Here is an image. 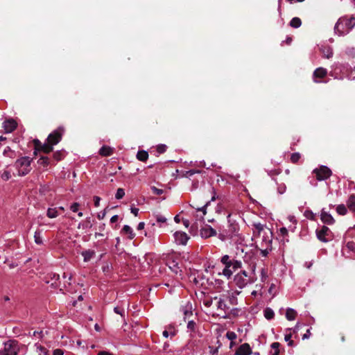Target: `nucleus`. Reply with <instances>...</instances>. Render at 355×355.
Segmentation results:
<instances>
[{"label": "nucleus", "mask_w": 355, "mask_h": 355, "mask_svg": "<svg viewBox=\"0 0 355 355\" xmlns=\"http://www.w3.org/2000/svg\"><path fill=\"white\" fill-rule=\"evenodd\" d=\"M252 230V241H254L257 248H265L271 245L272 233L270 228L261 223H254Z\"/></svg>", "instance_id": "1"}, {"label": "nucleus", "mask_w": 355, "mask_h": 355, "mask_svg": "<svg viewBox=\"0 0 355 355\" xmlns=\"http://www.w3.org/2000/svg\"><path fill=\"white\" fill-rule=\"evenodd\" d=\"M35 347L38 355H48V350L44 347L36 343Z\"/></svg>", "instance_id": "27"}, {"label": "nucleus", "mask_w": 355, "mask_h": 355, "mask_svg": "<svg viewBox=\"0 0 355 355\" xmlns=\"http://www.w3.org/2000/svg\"><path fill=\"white\" fill-rule=\"evenodd\" d=\"M46 215L50 218H56L58 216V211L56 208H49Z\"/></svg>", "instance_id": "30"}, {"label": "nucleus", "mask_w": 355, "mask_h": 355, "mask_svg": "<svg viewBox=\"0 0 355 355\" xmlns=\"http://www.w3.org/2000/svg\"><path fill=\"white\" fill-rule=\"evenodd\" d=\"M226 337L230 340H234L236 338V334L233 331H227Z\"/></svg>", "instance_id": "44"}, {"label": "nucleus", "mask_w": 355, "mask_h": 355, "mask_svg": "<svg viewBox=\"0 0 355 355\" xmlns=\"http://www.w3.org/2000/svg\"><path fill=\"white\" fill-rule=\"evenodd\" d=\"M218 353V348L209 347V354L211 355H215Z\"/></svg>", "instance_id": "54"}, {"label": "nucleus", "mask_w": 355, "mask_h": 355, "mask_svg": "<svg viewBox=\"0 0 355 355\" xmlns=\"http://www.w3.org/2000/svg\"><path fill=\"white\" fill-rule=\"evenodd\" d=\"M64 353L62 352V350L61 349H57L55 350H54L53 352V355H63Z\"/></svg>", "instance_id": "59"}, {"label": "nucleus", "mask_w": 355, "mask_h": 355, "mask_svg": "<svg viewBox=\"0 0 355 355\" xmlns=\"http://www.w3.org/2000/svg\"><path fill=\"white\" fill-rule=\"evenodd\" d=\"M94 252L92 250H86L82 252L85 261H89L94 255Z\"/></svg>", "instance_id": "28"}, {"label": "nucleus", "mask_w": 355, "mask_h": 355, "mask_svg": "<svg viewBox=\"0 0 355 355\" xmlns=\"http://www.w3.org/2000/svg\"><path fill=\"white\" fill-rule=\"evenodd\" d=\"M182 223H183V225H184V227H187V228H188V227H189V224H190V223H189V220H187V219H183V220H182Z\"/></svg>", "instance_id": "61"}, {"label": "nucleus", "mask_w": 355, "mask_h": 355, "mask_svg": "<svg viewBox=\"0 0 355 355\" xmlns=\"http://www.w3.org/2000/svg\"><path fill=\"white\" fill-rule=\"evenodd\" d=\"M144 226H145V223H144V222H140V223L138 224L137 230H143V229L144 228Z\"/></svg>", "instance_id": "60"}, {"label": "nucleus", "mask_w": 355, "mask_h": 355, "mask_svg": "<svg viewBox=\"0 0 355 355\" xmlns=\"http://www.w3.org/2000/svg\"><path fill=\"white\" fill-rule=\"evenodd\" d=\"M274 315H275V313L271 309L266 308L264 310V316L266 319L270 320V319L273 318Z\"/></svg>", "instance_id": "35"}, {"label": "nucleus", "mask_w": 355, "mask_h": 355, "mask_svg": "<svg viewBox=\"0 0 355 355\" xmlns=\"http://www.w3.org/2000/svg\"><path fill=\"white\" fill-rule=\"evenodd\" d=\"M286 189V187L285 184H280L278 187V191L279 193L282 194L285 192Z\"/></svg>", "instance_id": "48"}, {"label": "nucleus", "mask_w": 355, "mask_h": 355, "mask_svg": "<svg viewBox=\"0 0 355 355\" xmlns=\"http://www.w3.org/2000/svg\"><path fill=\"white\" fill-rule=\"evenodd\" d=\"M35 241L37 244H42V238L41 236L40 231H36L35 232L34 235Z\"/></svg>", "instance_id": "37"}, {"label": "nucleus", "mask_w": 355, "mask_h": 355, "mask_svg": "<svg viewBox=\"0 0 355 355\" xmlns=\"http://www.w3.org/2000/svg\"><path fill=\"white\" fill-rule=\"evenodd\" d=\"M221 262L225 265V266H232V261L230 260V257L228 255H224L222 258H221Z\"/></svg>", "instance_id": "39"}, {"label": "nucleus", "mask_w": 355, "mask_h": 355, "mask_svg": "<svg viewBox=\"0 0 355 355\" xmlns=\"http://www.w3.org/2000/svg\"><path fill=\"white\" fill-rule=\"evenodd\" d=\"M195 325H196V323L193 321H189L187 324V327L191 331H193L195 329Z\"/></svg>", "instance_id": "52"}, {"label": "nucleus", "mask_w": 355, "mask_h": 355, "mask_svg": "<svg viewBox=\"0 0 355 355\" xmlns=\"http://www.w3.org/2000/svg\"><path fill=\"white\" fill-rule=\"evenodd\" d=\"M291 334H286L285 335L284 339L286 342H288L289 345H293V342L291 340Z\"/></svg>", "instance_id": "51"}, {"label": "nucleus", "mask_w": 355, "mask_h": 355, "mask_svg": "<svg viewBox=\"0 0 355 355\" xmlns=\"http://www.w3.org/2000/svg\"><path fill=\"white\" fill-rule=\"evenodd\" d=\"M301 157V155L299 153H294L291 156V161L293 163H297Z\"/></svg>", "instance_id": "40"}, {"label": "nucleus", "mask_w": 355, "mask_h": 355, "mask_svg": "<svg viewBox=\"0 0 355 355\" xmlns=\"http://www.w3.org/2000/svg\"><path fill=\"white\" fill-rule=\"evenodd\" d=\"M323 56L326 58H330L333 56V51L329 46L321 49Z\"/></svg>", "instance_id": "26"}, {"label": "nucleus", "mask_w": 355, "mask_h": 355, "mask_svg": "<svg viewBox=\"0 0 355 355\" xmlns=\"http://www.w3.org/2000/svg\"><path fill=\"white\" fill-rule=\"evenodd\" d=\"M98 355H112L111 353L107 352H100Z\"/></svg>", "instance_id": "64"}, {"label": "nucleus", "mask_w": 355, "mask_h": 355, "mask_svg": "<svg viewBox=\"0 0 355 355\" xmlns=\"http://www.w3.org/2000/svg\"><path fill=\"white\" fill-rule=\"evenodd\" d=\"M302 24L301 19L299 17H293L290 21V26L293 28H299Z\"/></svg>", "instance_id": "31"}, {"label": "nucleus", "mask_w": 355, "mask_h": 355, "mask_svg": "<svg viewBox=\"0 0 355 355\" xmlns=\"http://www.w3.org/2000/svg\"><path fill=\"white\" fill-rule=\"evenodd\" d=\"M320 219L324 223L328 225H332L335 222V220L332 216L328 212L325 211L324 209H322L321 211Z\"/></svg>", "instance_id": "17"}, {"label": "nucleus", "mask_w": 355, "mask_h": 355, "mask_svg": "<svg viewBox=\"0 0 355 355\" xmlns=\"http://www.w3.org/2000/svg\"><path fill=\"white\" fill-rule=\"evenodd\" d=\"M175 242L178 245H186L189 237L183 232L177 231L173 234Z\"/></svg>", "instance_id": "13"}, {"label": "nucleus", "mask_w": 355, "mask_h": 355, "mask_svg": "<svg viewBox=\"0 0 355 355\" xmlns=\"http://www.w3.org/2000/svg\"><path fill=\"white\" fill-rule=\"evenodd\" d=\"M78 207L79 204L78 202H74L71 205L70 209L73 212H76L78 209Z\"/></svg>", "instance_id": "47"}, {"label": "nucleus", "mask_w": 355, "mask_h": 355, "mask_svg": "<svg viewBox=\"0 0 355 355\" xmlns=\"http://www.w3.org/2000/svg\"><path fill=\"white\" fill-rule=\"evenodd\" d=\"M327 75V69L323 67L317 68L313 73V80L315 83H320Z\"/></svg>", "instance_id": "10"}, {"label": "nucleus", "mask_w": 355, "mask_h": 355, "mask_svg": "<svg viewBox=\"0 0 355 355\" xmlns=\"http://www.w3.org/2000/svg\"><path fill=\"white\" fill-rule=\"evenodd\" d=\"M94 205L95 207H98L100 205L101 198L98 196L94 197Z\"/></svg>", "instance_id": "55"}, {"label": "nucleus", "mask_w": 355, "mask_h": 355, "mask_svg": "<svg viewBox=\"0 0 355 355\" xmlns=\"http://www.w3.org/2000/svg\"><path fill=\"white\" fill-rule=\"evenodd\" d=\"M268 278V269L265 267L261 269V280L264 282Z\"/></svg>", "instance_id": "36"}, {"label": "nucleus", "mask_w": 355, "mask_h": 355, "mask_svg": "<svg viewBox=\"0 0 355 355\" xmlns=\"http://www.w3.org/2000/svg\"><path fill=\"white\" fill-rule=\"evenodd\" d=\"M174 258L175 255L168 254L166 256V263L168 265L169 268L177 274L180 270L178 263L174 260Z\"/></svg>", "instance_id": "14"}, {"label": "nucleus", "mask_w": 355, "mask_h": 355, "mask_svg": "<svg viewBox=\"0 0 355 355\" xmlns=\"http://www.w3.org/2000/svg\"><path fill=\"white\" fill-rule=\"evenodd\" d=\"M251 354V349L248 344L245 343L241 345L236 351V355H250Z\"/></svg>", "instance_id": "19"}, {"label": "nucleus", "mask_w": 355, "mask_h": 355, "mask_svg": "<svg viewBox=\"0 0 355 355\" xmlns=\"http://www.w3.org/2000/svg\"><path fill=\"white\" fill-rule=\"evenodd\" d=\"M125 195V191L123 189L121 188H119L117 189L116 191V195H115V198L116 199H121Z\"/></svg>", "instance_id": "43"}, {"label": "nucleus", "mask_w": 355, "mask_h": 355, "mask_svg": "<svg viewBox=\"0 0 355 355\" xmlns=\"http://www.w3.org/2000/svg\"><path fill=\"white\" fill-rule=\"evenodd\" d=\"M33 144L35 146L34 154L36 155L37 151H42L44 153H49L51 152V146L46 144V142L42 144V142L35 139L33 140Z\"/></svg>", "instance_id": "11"}, {"label": "nucleus", "mask_w": 355, "mask_h": 355, "mask_svg": "<svg viewBox=\"0 0 355 355\" xmlns=\"http://www.w3.org/2000/svg\"><path fill=\"white\" fill-rule=\"evenodd\" d=\"M279 232H280V234L282 235V236H286L287 234H288V230L286 228V227H282L280 228L279 230Z\"/></svg>", "instance_id": "56"}, {"label": "nucleus", "mask_w": 355, "mask_h": 355, "mask_svg": "<svg viewBox=\"0 0 355 355\" xmlns=\"http://www.w3.org/2000/svg\"><path fill=\"white\" fill-rule=\"evenodd\" d=\"M166 146L165 145H160V146H157V152L159 153H163L166 151Z\"/></svg>", "instance_id": "49"}, {"label": "nucleus", "mask_w": 355, "mask_h": 355, "mask_svg": "<svg viewBox=\"0 0 355 355\" xmlns=\"http://www.w3.org/2000/svg\"><path fill=\"white\" fill-rule=\"evenodd\" d=\"M297 316V312L295 310L291 308H288L286 311V318L288 320H294Z\"/></svg>", "instance_id": "24"}, {"label": "nucleus", "mask_w": 355, "mask_h": 355, "mask_svg": "<svg viewBox=\"0 0 355 355\" xmlns=\"http://www.w3.org/2000/svg\"><path fill=\"white\" fill-rule=\"evenodd\" d=\"M31 160L28 157H23L17 159L15 162V167L17 169V175L24 176L28 173L31 171Z\"/></svg>", "instance_id": "4"}, {"label": "nucleus", "mask_w": 355, "mask_h": 355, "mask_svg": "<svg viewBox=\"0 0 355 355\" xmlns=\"http://www.w3.org/2000/svg\"><path fill=\"white\" fill-rule=\"evenodd\" d=\"M279 343H273L271 345V348L274 349V352L272 353V355H279Z\"/></svg>", "instance_id": "38"}, {"label": "nucleus", "mask_w": 355, "mask_h": 355, "mask_svg": "<svg viewBox=\"0 0 355 355\" xmlns=\"http://www.w3.org/2000/svg\"><path fill=\"white\" fill-rule=\"evenodd\" d=\"M260 251H261V254L263 256V257H266L269 252V251L271 250V245L270 246H268V247H265V248H258Z\"/></svg>", "instance_id": "41"}, {"label": "nucleus", "mask_w": 355, "mask_h": 355, "mask_svg": "<svg viewBox=\"0 0 355 355\" xmlns=\"http://www.w3.org/2000/svg\"><path fill=\"white\" fill-rule=\"evenodd\" d=\"M310 336H311L310 329H308V330L306 331V334H304L303 335V336H302V339H303V340H304V339H307V338H309L310 337Z\"/></svg>", "instance_id": "58"}, {"label": "nucleus", "mask_w": 355, "mask_h": 355, "mask_svg": "<svg viewBox=\"0 0 355 355\" xmlns=\"http://www.w3.org/2000/svg\"><path fill=\"white\" fill-rule=\"evenodd\" d=\"M156 220L158 223H164L166 222V218L162 215H157L156 216Z\"/></svg>", "instance_id": "46"}, {"label": "nucleus", "mask_w": 355, "mask_h": 355, "mask_svg": "<svg viewBox=\"0 0 355 355\" xmlns=\"http://www.w3.org/2000/svg\"><path fill=\"white\" fill-rule=\"evenodd\" d=\"M39 165L42 166L44 167H46L50 162L49 159L46 156H42L37 161Z\"/></svg>", "instance_id": "32"}, {"label": "nucleus", "mask_w": 355, "mask_h": 355, "mask_svg": "<svg viewBox=\"0 0 355 355\" xmlns=\"http://www.w3.org/2000/svg\"><path fill=\"white\" fill-rule=\"evenodd\" d=\"M182 310L183 311L184 319L189 318L192 315V305L189 302H187L184 306L182 307Z\"/></svg>", "instance_id": "20"}, {"label": "nucleus", "mask_w": 355, "mask_h": 355, "mask_svg": "<svg viewBox=\"0 0 355 355\" xmlns=\"http://www.w3.org/2000/svg\"><path fill=\"white\" fill-rule=\"evenodd\" d=\"M234 270L232 269V266H225L223 270V275L227 278L230 277Z\"/></svg>", "instance_id": "33"}, {"label": "nucleus", "mask_w": 355, "mask_h": 355, "mask_svg": "<svg viewBox=\"0 0 355 355\" xmlns=\"http://www.w3.org/2000/svg\"><path fill=\"white\" fill-rule=\"evenodd\" d=\"M230 224L228 225V230L226 233V235L223 236L225 238L232 239L234 241L237 242L241 245H247V243L245 242V236L240 234L239 232V225L235 221H229Z\"/></svg>", "instance_id": "3"}, {"label": "nucleus", "mask_w": 355, "mask_h": 355, "mask_svg": "<svg viewBox=\"0 0 355 355\" xmlns=\"http://www.w3.org/2000/svg\"><path fill=\"white\" fill-rule=\"evenodd\" d=\"M100 155L103 156H110L113 153V149L107 146H103L99 150Z\"/></svg>", "instance_id": "22"}, {"label": "nucleus", "mask_w": 355, "mask_h": 355, "mask_svg": "<svg viewBox=\"0 0 355 355\" xmlns=\"http://www.w3.org/2000/svg\"><path fill=\"white\" fill-rule=\"evenodd\" d=\"M114 311L116 313L121 315V316H123V313H124V311H123V310H121V309H120L119 308H118V307H115V308L114 309Z\"/></svg>", "instance_id": "57"}, {"label": "nucleus", "mask_w": 355, "mask_h": 355, "mask_svg": "<svg viewBox=\"0 0 355 355\" xmlns=\"http://www.w3.org/2000/svg\"><path fill=\"white\" fill-rule=\"evenodd\" d=\"M137 158L142 162H145L148 158V153L145 150H139L137 152Z\"/></svg>", "instance_id": "25"}, {"label": "nucleus", "mask_w": 355, "mask_h": 355, "mask_svg": "<svg viewBox=\"0 0 355 355\" xmlns=\"http://www.w3.org/2000/svg\"><path fill=\"white\" fill-rule=\"evenodd\" d=\"M318 239L322 242H327L331 239V232L330 230L322 226L320 230L316 231Z\"/></svg>", "instance_id": "9"}, {"label": "nucleus", "mask_w": 355, "mask_h": 355, "mask_svg": "<svg viewBox=\"0 0 355 355\" xmlns=\"http://www.w3.org/2000/svg\"><path fill=\"white\" fill-rule=\"evenodd\" d=\"M18 350L17 343L9 340L4 343L3 349L0 350V355H17Z\"/></svg>", "instance_id": "7"}, {"label": "nucleus", "mask_w": 355, "mask_h": 355, "mask_svg": "<svg viewBox=\"0 0 355 355\" xmlns=\"http://www.w3.org/2000/svg\"><path fill=\"white\" fill-rule=\"evenodd\" d=\"M159 187H157L156 186H150V189L153 191V193L155 195H162L166 192L167 190L171 189V187H168L167 185L159 184Z\"/></svg>", "instance_id": "18"}, {"label": "nucleus", "mask_w": 355, "mask_h": 355, "mask_svg": "<svg viewBox=\"0 0 355 355\" xmlns=\"http://www.w3.org/2000/svg\"><path fill=\"white\" fill-rule=\"evenodd\" d=\"M347 206L349 210L353 213H355V194H352L347 201Z\"/></svg>", "instance_id": "21"}, {"label": "nucleus", "mask_w": 355, "mask_h": 355, "mask_svg": "<svg viewBox=\"0 0 355 355\" xmlns=\"http://www.w3.org/2000/svg\"><path fill=\"white\" fill-rule=\"evenodd\" d=\"M257 280L254 277H248L246 271L243 270L239 272L234 277L236 284L239 288H243L248 284L254 283Z\"/></svg>", "instance_id": "6"}, {"label": "nucleus", "mask_w": 355, "mask_h": 355, "mask_svg": "<svg viewBox=\"0 0 355 355\" xmlns=\"http://www.w3.org/2000/svg\"><path fill=\"white\" fill-rule=\"evenodd\" d=\"M304 215L308 219L315 220V214L311 210H306Z\"/></svg>", "instance_id": "42"}, {"label": "nucleus", "mask_w": 355, "mask_h": 355, "mask_svg": "<svg viewBox=\"0 0 355 355\" xmlns=\"http://www.w3.org/2000/svg\"><path fill=\"white\" fill-rule=\"evenodd\" d=\"M64 132V128L59 127L49 135L46 142V144L51 146V151L53 149V146L58 144L61 141Z\"/></svg>", "instance_id": "5"}, {"label": "nucleus", "mask_w": 355, "mask_h": 355, "mask_svg": "<svg viewBox=\"0 0 355 355\" xmlns=\"http://www.w3.org/2000/svg\"><path fill=\"white\" fill-rule=\"evenodd\" d=\"M117 220H118V216L114 215L111 218L110 222L113 223H115Z\"/></svg>", "instance_id": "63"}, {"label": "nucleus", "mask_w": 355, "mask_h": 355, "mask_svg": "<svg viewBox=\"0 0 355 355\" xmlns=\"http://www.w3.org/2000/svg\"><path fill=\"white\" fill-rule=\"evenodd\" d=\"M316 178H330L332 175V172L329 168L326 166H320L319 168L313 170Z\"/></svg>", "instance_id": "12"}, {"label": "nucleus", "mask_w": 355, "mask_h": 355, "mask_svg": "<svg viewBox=\"0 0 355 355\" xmlns=\"http://www.w3.org/2000/svg\"><path fill=\"white\" fill-rule=\"evenodd\" d=\"M65 157V152L64 150H57L53 153V159L56 161H60Z\"/></svg>", "instance_id": "29"}, {"label": "nucleus", "mask_w": 355, "mask_h": 355, "mask_svg": "<svg viewBox=\"0 0 355 355\" xmlns=\"http://www.w3.org/2000/svg\"><path fill=\"white\" fill-rule=\"evenodd\" d=\"M122 232L123 234H128V237L129 239H133L134 237L135 236V234L133 232L132 229L128 225L123 226L122 229Z\"/></svg>", "instance_id": "23"}, {"label": "nucleus", "mask_w": 355, "mask_h": 355, "mask_svg": "<svg viewBox=\"0 0 355 355\" xmlns=\"http://www.w3.org/2000/svg\"><path fill=\"white\" fill-rule=\"evenodd\" d=\"M33 336L39 339H41L44 336V334L42 331H34Z\"/></svg>", "instance_id": "50"}, {"label": "nucleus", "mask_w": 355, "mask_h": 355, "mask_svg": "<svg viewBox=\"0 0 355 355\" xmlns=\"http://www.w3.org/2000/svg\"><path fill=\"white\" fill-rule=\"evenodd\" d=\"M131 212L137 216L138 215L139 209L137 208H131Z\"/></svg>", "instance_id": "62"}, {"label": "nucleus", "mask_w": 355, "mask_h": 355, "mask_svg": "<svg viewBox=\"0 0 355 355\" xmlns=\"http://www.w3.org/2000/svg\"><path fill=\"white\" fill-rule=\"evenodd\" d=\"M211 303L214 304V306H216V313L218 315L226 313V312L230 309V308L225 303L224 300L220 298L214 297L211 300Z\"/></svg>", "instance_id": "8"}, {"label": "nucleus", "mask_w": 355, "mask_h": 355, "mask_svg": "<svg viewBox=\"0 0 355 355\" xmlns=\"http://www.w3.org/2000/svg\"><path fill=\"white\" fill-rule=\"evenodd\" d=\"M17 126V122L14 119H9L3 122V127L6 133H10L14 131Z\"/></svg>", "instance_id": "15"}, {"label": "nucleus", "mask_w": 355, "mask_h": 355, "mask_svg": "<svg viewBox=\"0 0 355 355\" xmlns=\"http://www.w3.org/2000/svg\"><path fill=\"white\" fill-rule=\"evenodd\" d=\"M355 26V17L345 16L338 19L336 22L334 31L339 36H343L349 33Z\"/></svg>", "instance_id": "2"}, {"label": "nucleus", "mask_w": 355, "mask_h": 355, "mask_svg": "<svg viewBox=\"0 0 355 355\" xmlns=\"http://www.w3.org/2000/svg\"><path fill=\"white\" fill-rule=\"evenodd\" d=\"M209 202H207V203L205 204V206H203L202 207H201V208H198V209H197V211H202V212L203 216H205V215L206 214V212H207V211H206V207H207V206L209 205Z\"/></svg>", "instance_id": "53"}, {"label": "nucleus", "mask_w": 355, "mask_h": 355, "mask_svg": "<svg viewBox=\"0 0 355 355\" xmlns=\"http://www.w3.org/2000/svg\"><path fill=\"white\" fill-rule=\"evenodd\" d=\"M200 235L203 238H209L216 235V232L210 226L207 225L200 230Z\"/></svg>", "instance_id": "16"}, {"label": "nucleus", "mask_w": 355, "mask_h": 355, "mask_svg": "<svg viewBox=\"0 0 355 355\" xmlns=\"http://www.w3.org/2000/svg\"><path fill=\"white\" fill-rule=\"evenodd\" d=\"M241 267V263L239 261H235L232 262V268L235 271L236 269L240 268Z\"/></svg>", "instance_id": "45"}, {"label": "nucleus", "mask_w": 355, "mask_h": 355, "mask_svg": "<svg viewBox=\"0 0 355 355\" xmlns=\"http://www.w3.org/2000/svg\"><path fill=\"white\" fill-rule=\"evenodd\" d=\"M336 211L338 214L344 216L347 214V209L345 205H339L336 207Z\"/></svg>", "instance_id": "34"}]
</instances>
